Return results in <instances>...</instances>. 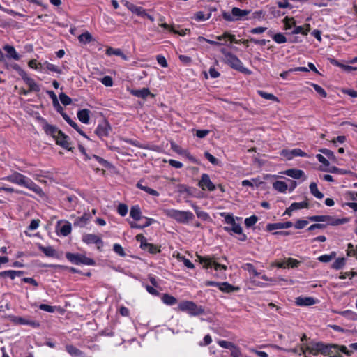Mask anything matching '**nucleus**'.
<instances>
[{
  "label": "nucleus",
  "instance_id": "1",
  "mask_svg": "<svg viewBox=\"0 0 357 357\" xmlns=\"http://www.w3.org/2000/svg\"><path fill=\"white\" fill-rule=\"evenodd\" d=\"M3 179L12 183L28 188L41 197L45 195L43 190L39 185L35 183L30 178L17 172H14L13 174L4 177Z\"/></svg>",
  "mask_w": 357,
  "mask_h": 357
},
{
  "label": "nucleus",
  "instance_id": "2",
  "mask_svg": "<svg viewBox=\"0 0 357 357\" xmlns=\"http://www.w3.org/2000/svg\"><path fill=\"white\" fill-rule=\"evenodd\" d=\"M311 351L314 352V354L320 353L329 357H342V354H345L347 356L351 355V351L345 346L324 344L321 342L315 343L312 347Z\"/></svg>",
  "mask_w": 357,
  "mask_h": 357
},
{
  "label": "nucleus",
  "instance_id": "3",
  "mask_svg": "<svg viewBox=\"0 0 357 357\" xmlns=\"http://www.w3.org/2000/svg\"><path fill=\"white\" fill-rule=\"evenodd\" d=\"M164 213L177 222L187 225L195 218L193 213L189 211H180L174 208L165 209Z\"/></svg>",
  "mask_w": 357,
  "mask_h": 357
},
{
  "label": "nucleus",
  "instance_id": "4",
  "mask_svg": "<svg viewBox=\"0 0 357 357\" xmlns=\"http://www.w3.org/2000/svg\"><path fill=\"white\" fill-rule=\"evenodd\" d=\"M177 310L188 313L191 317H195L204 313L202 306L197 305L190 301H183L178 305Z\"/></svg>",
  "mask_w": 357,
  "mask_h": 357
},
{
  "label": "nucleus",
  "instance_id": "5",
  "mask_svg": "<svg viewBox=\"0 0 357 357\" xmlns=\"http://www.w3.org/2000/svg\"><path fill=\"white\" fill-rule=\"evenodd\" d=\"M221 53L225 56V61L232 68L241 73H247L249 70L244 67L241 61L234 54L228 52L225 48L221 49Z\"/></svg>",
  "mask_w": 357,
  "mask_h": 357
},
{
  "label": "nucleus",
  "instance_id": "6",
  "mask_svg": "<svg viewBox=\"0 0 357 357\" xmlns=\"http://www.w3.org/2000/svg\"><path fill=\"white\" fill-rule=\"evenodd\" d=\"M12 68L18 73L23 81L29 86V87H30V91H34L35 92H39L40 91V86L33 79L28 76L26 71H24L18 64L14 63L12 66Z\"/></svg>",
  "mask_w": 357,
  "mask_h": 357
},
{
  "label": "nucleus",
  "instance_id": "7",
  "mask_svg": "<svg viewBox=\"0 0 357 357\" xmlns=\"http://www.w3.org/2000/svg\"><path fill=\"white\" fill-rule=\"evenodd\" d=\"M66 257L69 261L75 265L93 266L95 264V261L93 259L82 254L67 252Z\"/></svg>",
  "mask_w": 357,
  "mask_h": 357
},
{
  "label": "nucleus",
  "instance_id": "8",
  "mask_svg": "<svg viewBox=\"0 0 357 357\" xmlns=\"http://www.w3.org/2000/svg\"><path fill=\"white\" fill-rule=\"evenodd\" d=\"M250 10H241L239 8L234 7L231 10V13L223 12L222 16L223 19L228 22H234L236 20H241L250 13Z\"/></svg>",
  "mask_w": 357,
  "mask_h": 357
},
{
  "label": "nucleus",
  "instance_id": "9",
  "mask_svg": "<svg viewBox=\"0 0 357 357\" xmlns=\"http://www.w3.org/2000/svg\"><path fill=\"white\" fill-rule=\"evenodd\" d=\"M220 215L222 217H224L225 223L231 225L224 227L223 229L225 231L228 233H231L232 231L236 234L241 233V226L238 223L236 222L235 219L231 214L222 213Z\"/></svg>",
  "mask_w": 357,
  "mask_h": 357
},
{
  "label": "nucleus",
  "instance_id": "10",
  "mask_svg": "<svg viewBox=\"0 0 357 357\" xmlns=\"http://www.w3.org/2000/svg\"><path fill=\"white\" fill-rule=\"evenodd\" d=\"M136 240L140 243V248L142 250H147L151 254H156L160 252L158 245L148 243L146 238L142 234L137 235Z\"/></svg>",
  "mask_w": 357,
  "mask_h": 357
},
{
  "label": "nucleus",
  "instance_id": "11",
  "mask_svg": "<svg viewBox=\"0 0 357 357\" xmlns=\"http://www.w3.org/2000/svg\"><path fill=\"white\" fill-rule=\"evenodd\" d=\"M321 222H326V225L337 226L347 223L349 221L348 218H336L331 215H321Z\"/></svg>",
  "mask_w": 357,
  "mask_h": 357
},
{
  "label": "nucleus",
  "instance_id": "12",
  "mask_svg": "<svg viewBox=\"0 0 357 357\" xmlns=\"http://www.w3.org/2000/svg\"><path fill=\"white\" fill-rule=\"evenodd\" d=\"M200 263L204 264L206 268H214L215 271H226L227 266L217 263L215 261L208 257H199Z\"/></svg>",
  "mask_w": 357,
  "mask_h": 357
},
{
  "label": "nucleus",
  "instance_id": "13",
  "mask_svg": "<svg viewBox=\"0 0 357 357\" xmlns=\"http://www.w3.org/2000/svg\"><path fill=\"white\" fill-rule=\"evenodd\" d=\"M198 185L203 190L213 191L215 190V185L211 181V178L207 174H202L201 178L199 181Z\"/></svg>",
  "mask_w": 357,
  "mask_h": 357
},
{
  "label": "nucleus",
  "instance_id": "14",
  "mask_svg": "<svg viewBox=\"0 0 357 357\" xmlns=\"http://www.w3.org/2000/svg\"><path fill=\"white\" fill-rule=\"evenodd\" d=\"M82 241L86 244H96L98 245V248L100 249V246H102L103 241L102 238L98 235L93 234H86L82 236Z\"/></svg>",
  "mask_w": 357,
  "mask_h": 357
},
{
  "label": "nucleus",
  "instance_id": "15",
  "mask_svg": "<svg viewBox=\"0 0 357 357\" xmlns=\"http://www.w3.org/2000/svg\"><path fill=\"white\" fill-rule=\"evenodd\" d=\"M111 127L107 121H103L99 123L96 129V134L100 137L103 138L107 137L109 133Z\"/></svg>",
  "mask_w": 357,
  "mask_h": 357
},
{
  "label": "nucleus",
  "instance_id": "16",
  "mask_svg": "<svg viewBox=\"0 0 357 357\" xmlns=\"http://www.w3.org/2000/svg\"><path fill=\"white\" fill-rule=\"evenodd\" d=\"M122 3H124L129 10L137 15L140 17H145L146 15V10L143 7L135 6L127 1H122Z\"/></svg>",
  "mask_w": 357,
  "mask_h": 357
},
{
  "label": "nucleus",
  "instance_id": "17",
  "mask_svg": "<svg viewBox=\"0 0 357 357\" xmlns=\"http://www.w3.org/2000/svg\"><path fill=\"white\" fill-rule=\"evenodd\" d=\"M56 144L61 146L62 148L67 149V150H71V148L70 147V143H69V137L66 135H65L62 131L61 133L58 135L55 139Z\"/></svg>",
  "mask_w": 357,
  "mask_h": 357
},
{
  "label": "nucleus",
  "instance_id": "18",
  "mask_svg": "<svg viewBox=\"0 0 357 357\" xmlns=\"http://www.w3.org/2000/svg\"><path fill=\"white\" fill-rule=\"evenodd\" d=\"M292 226L293 223L290 221H287L285 222L268 223L266 225V230L268 231H271L277 229L290 228Z\"/></svg>",
  "mask_w": 357,
  "mask_h": 357
},
{
  "label": "nucleus",
  "instance_id": "19",
  "mask_svg": "<svg viewBox=\"0 0 357 357\" xmlns=\"http://www.w3.org/2000/svg\"><path fill=\"white\" fill-rule=\"evenodd\" d=\"M43 128L47 135L52 136L54 139L61 133V130H59L57 127L47 123L43 124Z\"/></svg>",
  "mask_w": 357,
  "mask_h": 357
},
{
  "label": "nucleus",
  "instance_id": "20",
  "mask_svg": "<svg viewBox=\"0 0 357 357\" xmlns=\"http://www.w3.org/2000/svg\"><path fill=\"white\" fill-rule=\"evenodd\" d=\"M91 218L90 214L85 213L81 217L77 218L75 220L73 225L75 227H84L89 222Z\"/></svg>",
  "mask_w": 357,
  "mask_h": 357
},
{
  "label": "nucleus",
  "instance_id": "21",
  "mask_svg": "<svg viewBox=\"0 0 357 357\" xmlns=\"http://www.w3.org/2000/svg\"><path fill=\"white\" fill-rule=\"evenodd\" d=\"M66 351L72 356V357H86L85 354L82 351L78 348L75 347L73 344H66Z\"/></svg>",
  "mask_w": 357,
  "mask_h": 357
},
{
  "label": "nucleus",
  "instance_id": "22",
  "mask_svg": "<svg viewBox=\"0 0 357 357\" xmlns=\"http://www.w3.org/2000/svg\"><path fill=\"white\" fill-rule=\"evenodd\" d=\"M315 303V299L312 297L299 296L296 300V304L298 306H310Z\"/></svg>",
  "mask_w": 357,
  "mask_h": 357
},
{
  "label": "nucleus",
  "instance_id": "23",
  "mask_svg": "<svg viewBox=\"0 0 357 357\" xmlns=\"http://www.w3.org/2000/svg\"><path fill=\"white\" fill-rule=\"evenodd\" d=\"M130 93L137 98H141L143 99H146L149 95H151V92L148 88H143L142 89H132L130 91Z\"/></svg>",
  "mask_w": 357,
  "mask_h": 357
},
{
  "label": "nucleus",
  "instance_id": "24",
  "mask_svg": "<svg viewBox=\"0 0 357 357\" xmlns=\"http://www.w3.org/2000/svg\"><path fill=\"white\" fill-rule=\"evenodd\" d=\"M218 288L221 291L225 293H230L238 291L239 289L238 287H234L227 282H219Z\"/></svg>",
  "mask_w": 357,
  "mask_h": 357
},
{
  "label": "nucleus",
  "instance_id": "25",
  "mask_svg": "<svg viewBox=\"0 0 357 357\" xmlns=\"http://www.w3.org/2000/svg\"><path fill=\"white\" fill-rule=\"evenodd\" d=\"M90 111L87 109H83L77 112V116L78 119L83 123L87 124L89 122Z\"/></svg>",
  "mask_w": 357,
  "mask_h": 357
},
{
  "label": "nucleus",
  "instance_id": "26",
  "mask_svg": "<svg viewBox=\"0 0 357 357\" xmlns=\"http://www.w3.org/2000/svg\"><path fill=\"white\" fill-rule=\"evenodd\" d=\"M284 174L289 177L299 179L304 175V172L297 169H289L284 171Z\"/></svg>",
  "mask_w": 357,
  "mask_h": 357
},
{
  "label": "nucleus",
  "instance_id": "27",
  "mask_svg": "<svg viewBox=\"0 0 357 357\" xmlns=\"http://www.w3.org/2000/svg\"><path fill=\"white\" fill-rule=\"evenodd\" d=\"M130 216L136 221H138L142 218L141 209L138 205H135L131 207Z\"/></svg>",
  "mask_w": 357,
  "mask_h": 357
},
{
  "label": "nucleus",
  "instance_id": "28",
  "mask_svg": "<svg viewBox=\"0 0 357 357\" xmlns=\"http://www.w3.org/2000/svg\"><path fill=\"white\" fill-rule=\"evenodd\" d=\"M216 39L218 40H229L231 43H235L236 44H239L241 40H237L235 38V36L232 35L228 32H225L222 35L216 36Z\"/></svg>",
  "mask_w": 357,
  "mask_h": 357
},
{
  "label": "nucleus",
  "instance_id": "29",
  "mask_svg": "<svg viewBox=\"0 0 357 357\" xmlns=\"http://www.w3.org/2000/svg\"><path fill=\"white\" fill-rule=\"evenodd\" d=\"M3 50L8 53V56L13 58L16 61L20 59L19 54L17 53L15 49L13 46L6 45L3 47Z\"/></svg>",
  "mask_w": 357,
  "mask_h": 357
},
{
  "label": "nucleus",
  "instance_id": "30",
  "mask_svg": "<svg viewBox=\"0 0 357 357\" xmlns=\"http://www.w3.org/2000/svg\"><path fill=\"white\" fill-rule=\"evenodd\" d=\"M310 30V24H305V28L302 26H295L294 30L291 31L292 34H298L301 33L303 36H307L308 32Z\"/></svg>",
  "mask_w": 357,
  "mask_h": 357
},
{
  "label": "nucleus",
  "instance_id": "31",
  "mask_svg": "<svg viewBox=\"0 0 357 357\" xmlns=\"http://www.w3.org/2000/svg\"><path fill=\"white\" fill-rule=\"evenodd\" d=\"M137 187L139 188V189H141L144 191H145L146 192H147L148 194L152 195V196H155V197H158L159 196V193L158 191H156L154 189H152L148 186H146V185H142V182L140 181H139L137 183Z\"/></svg>",
  "mask_w": 357,
  "mask_h": 357
},
{
  "label": "nucleus",
  "instance_id": "32",
  "mask_svg": "<svg viewBox=\"0 0 357 357\" xmlns=\"http://www.w3.org/2000/svg\"><path fill=\"white\" fill-rule=\"evenodd\" d=\"M310 190L311 194L316 198L321 199L324 197V194L318 190L317 185L316 183L312 182L310 183Z\"/></svg>",
  "mask_w": 357,
  "mask_h": 357
},
{
  "label": "nucleus",
  "instance_id": "33",
  "mask_svg": "<svg viewBox=\"0 0 357 357\" xmlns=\"http://www.w3.org/2000/svg\"><path fill=\"white\" fill-rule=\"evenodd\" d=\"M273 187L275 190L280 192H285L288 188L287 183L284 181H276L273 183Z\"/></svg>",
  "mask_w": 357,
  "mask_h": 357
},
{
  "label": "nucleus",
  "instance_id": "34",
  "mask_svg": "<svg viewBox=\"0 0 357 357\" xmlns=\"http://www.w3.org/2000/svg\"><path fill=\"white\" fill-rule=\"evenodd\" d=\"M162 302L167 305H174L177 303V299L168 294H165L162 297Z\"/></svg>",
  "mask_w": 357,
  "mask_h": 357
},
{
  "label": "nucleus",
  "instance_id": "35",
  "mask_svg": "<svg viewBox=\"0 0 357 357\" xmlns=\"http://www.w3.org/2000/svg\"><path fill=\"white\" fill-rule=\"evenodd\" d=\"M193 208L195 210V212L197 216L199 218L202 219L204 221H207L210 219L209 215L206 212L202 211L199 207H198L197 206H194Z\"/></svg>",
  "mask_w": 357,
  "mask_h": 357
},
{
  "label": "nucleus",
  "instance_id": "36",
  "mask_svg": "<svg viewBox=\"0 0 357 357\" xmlns=\"http://www.w3.org/2000/svg\"><path fill=\"white\" fill-rule=\"evenodd\" d=\"M72 226L69 222H66L64 225H63L60 229L59 234L63 236H67L71 233Z\"/></svg>",
  "mask_w": 357,
  "mask_h": 357
},
{
  "label": "nucleus",
  "instance_id": "37",
  "mask_svg": "<svg viewBox=\"0 0 357 357\" xmlns=\"http://www.w3.org/2000/svg\"><path fill=\"white\" fill-rule=\"evenodd\" d=\"M38 249L47 257H53L56 254L55 250L52 246L45 247L42 245H39Z\"/></svg>",
  "mask_w": 357,
  "mask_h": 357
},
{
  "label": "nucleus",
  "instance_id": "38",
  "mask_svg": "<svg viewBox=\"0 0 357 357\" xmlns=\"http://www.w3.org/2000/svg\"><path fill=\"white\" fill-rule=\"evenodd\" d=\"M309 204L307 201L301 202H294L291 204V209L294 211L307 208H308Z\"/></svg>",
  "mask_w": 357,
  "mask_h": 357
},
{
  "label": "nucleus",
  "instance_id": "39",
  "mask_svg": "<svg viewBox=\"0 0 357 357\" xmlns=\"http://www.w3.org/2000/svg\"><path fill=\"white\" fill-rule=\"evenodd\" d=\"M78 40L82 43H89L92 40V36L88 31L84 32L79 36Z\"/></svg>",
  "mask_w": 357,
  "mask_h": 357
},
{
  "label": "nucleus",
  "instance_id": "40",
  "mask_svg": "<svg viewBox=\"0 0 357 357\" xmlns=\"http://www.w3.org/2000/svg\"><path fill=\"white\" fill-rule=\"evenodd\" d=\"M257 93L264 99L273 101H278V98L272 93H269L261 90L257 91Z\"/></svg>",
  "mask_w": 357,
  "mask_h": 357
},
{
  "label": "nucleus",
  "instance_id": "41",
  "mask_svg": "<svg viewBox=\"0 0 357 357\" xmlns=\"http://www.w3.org/2000/svg\"><path fill=\"white\" fill-rule=\"evenodd\" d=\"M211 16V14H208L207 15H206L204 12L202 11H199V12H197L195 15H194V20L197 21V22H203V21H206L208 19H209Z\"/></svg>",
  "mask_w": 357,
  "mask_h": 357
},
{
  "label": "nucleus",
  "instance_id": "42",
  "mask_svg": "<svg viewBox=\"0 0 357 357\" xmlns=\"http://www.w3.org/2000/svg\"><path fill=\"white\" fill-rule=\"evenodd\" d=\"M336 256V254L335 252H332L329 255H323L318 257V260L323 263H327L331 261L333 259H334Z\"/></svg>",
  "mask_w": 357,
  "mask_h": 357
},
{
  "label": "nucleus",
  "instance_id": "43",
  "mask_svg": "<svg viewBox=\"0 0 357 357\" xmlns=\"http://www.w3.org/2000/svg\"><path fill=\"white\" fill-rule=\"evenodd\" d=\"M345 264V259L344 258H338L332 264V268L335 270L341 269Z\"/></svg>",
  "mask_w": 357,
  "mask_h": 357
},
{
  "label": "nucleus",
  "instance_id": "44",
  "mask_svg": "<svg viewBox=\"0 0 357 357\" xmlns=\"http://www.w3.org/2000/svg\"><path fill=\"white\" fill-rule=\"evenodd\" d=\"M272 38L275 43L278 44H282L287 42V38L284 35L280 33L273 35Z\"/></svg>",
  "mask_w": 357,
  "mask_h": 357
},
{
  "label": "nucleus",
  "instance_id": "45",
  "mask_svg": "<svg viewBox=\"0 0 357 357\" xmlns=\"http://www.w3.org/2000/svg\"><path fill=\"white\" fill-rule=\"evenodd\" d=\"M257 220L258 218L256 215H253L249 218H245L244 222L247 227H250L255 225Z\"/></svg>",
  "mask_w": 357,
  "mask_h": 357
},
{
  "label": "nucleus",
  "instance_id": "46",
  "mask_svg": "<svg viewBox=\"0 0 357 357\" xmlns=\"http://www.w3.org/2000/svg\"><path fill=\"white\" fill-rule=\"evenodd\" d=\"M310 84L314 88L315 91L317 93H319L321 97H323V98H326V97L327 93L326 92V91L321 86H319V85H318L317 84H314V83H311Z\"/></svg>",
  "mask_w": 357,
  "mask_h": 357
},
{
  "label": "nucleus",
  "instance_id": "47",
  "mask_svg": "<svg viewBox=\"0 0 357 357\" xmlns=\"http://www.w3.org/2000/svg\"><path fill=\"white\" fill-rule=\"evenodd\" d=\"M59 99L61 102L64 105H69L72 102L71 98L64 93L59 94Z\"/></svg>",
  "mask_w": 357,
  "mask_h": 357
},
{
  "label": "nucleus",
  "instance_id": "48",
  "mask_svg": "<svg viewBox=\"0 0 357 357\" xmlns=\"http://www.w3.org/2000/svg\"><path fill=\"white\" fill-rule=\"evenodd\" d=\"M218 344H219V346L224 349H231L235 348V345L234 343L226 340H219L218 342Z\"/></svg>",
  "mask_w": 357,
  "mask_h": 357
},
{
  "label": "nucleus",
  "instance_id": "49",
  "mask_svg": "<svg viewBox=\"0 0 357 357\" xmlns=\"http://www.w3.org/2000/svg\"><path fill=\"white\" fill-rule=\"evenodd\" d=\"M45 65H46V68L48 70L52 71V72H55L59 74L62 73V70L61 68H59V67H57L56 66H55L51 63H48V62H46Z\"/></svg>",
  "mask_w": 357,
  "mask_h": 357
},
{
  "label": "nucleus",
  "instance_id": "50",
  "mask_svg": "<svg viewBox=\"0 0 357 357\" xmlns=\"http://www.w3.org/2000/svg\"><path fill=\"white\" fill-rule=\"evenodd\" d=\"M117 212L121 216H125L128 213V206L124 204H119L117 208Z\"/></svg>",
  "mask_w": 357,
  "mask_h": 357
},
{
  "label": "nucleus",
  "instance_id": "51",
  "mask_svg": "<svg viewBox=\"0 0 357 357\" xmlns=\"http://www.w3.org/2000/svg\"><path fill=\"white\" fill-rule=\"evenodd\" d=\"M100 82L105 86H113V79L110 76H105L102 79H100Z\"/></svg>",
  "mask_w": 357,
  "mask_h": 357
},
{
  "label": "nucleus",
  "instance_id": "52",
  "mask_svg": "<svg viewBox=\"0 0 357 357\" xmlns=\"http://www.w3.org/2000/svg\"><path fill=\"white\" fill-rule=\"evenodd\" d=\"M121 52L122 51L121 49H114V48L109 47L106 50V54L107 56H111V55L119 56V55H121Z\"/></svg>",
  "mask_w": 357,
  "mask_h": 357
},
{
  "label": "nucleus",
  "instance_id": "53",
  "mask_svg": "<svg viewBox=\"0 0 357 357\" xmlns=\"http://www.w3.org/2000/svg\"><path fill=\"white\" fill-rule=\"evenodd\" d=\"M113 250L117 255L121 257H124L126 255L124 250L120 244L115 243L113 246Z\"/></svg>",
  "mask_w": 357,
  "mask_h": 357
},
{
  "label": "nucleus",
  "instance_id": "54",
  "mask_svg": "<svg viewBox=\"0 0 357 357\" xmlns=\"http://www.w3.org/2000/svg\"><path fill=\"white\" fill-rule=\"evenodd\" d=\"M308 221L305 220H298L294 223V227L298 229H301L308 225Z\"/></svg>",
  "mask_w": 357,
  "mask_h": 357
},
{
  "label": "nucleus",
  "instance_id": "55",
  "mask_svg": "<svg viewBox=\"0 0 357 357\" xmlns=\"http://www.w3.org/2000/svg\"><path fill=\"white\" fill-rule=\"evenodd\" d=\"M39 309L47 312L53 313L55 312L56 307L48 305L46 304H40L39 305Z\"/></svg>",
  "mask_w": 357,
  "mask_h": 357
},
{
  "label": "nucleus",
  "instance_id": "56",
  "mask_svg": "<svg viewBox=\"0 0 357 357\" xmlns=\"http://www.w3.org/2000/svg\"><path fill=\"white\" fill-rule=\"evenodd\" d=\"M280 155L286 158L288 160H290L294 158L292 150L282 149L281 151Z\"/></svg>",
  "mask_w": 357,
  "mask_h": 357
},
{
  "label": "nucleus",
  "instance_id": "57",
  "mask_svg": "<svg viewBox=\"0 0 357 357\" xmlns=\"http://www.w3.org/2000/svg\"><path fill=\"white\" fill-rule=\"evenodd\" d=\"M204 156L211 164L215 165L218 164V160L215 157L212 155L209 152H205Z\"/></svg>",
  "mask_w": 357,
  "mask_h": 357
},
{
  "label": "nucleus",
  "instance_id": "58",
  "mask_svg": "<svg viewBox=\"0 0 357 357\" xmlns=\"http://www.w3.org/2000/svg\"><path fill=\"white\" fill-rule=\"evenodd\" d=\"M324 171H326V172H328L333 173V174H344L346 173V172L344 170H343L342 169H340V168L334 167V166L331 167L327 169H324Z\"/></svg>",
  "mask_w": 357,
  "mask_h": 357
},
{
  "label": "nucleus",
  "instance_id": "59",
  "mask_svg": "<svg viewBox=\"0 0 357 357\" xmlns=\"http://www.w3.org/2000/svg\"><path fill=\"white\" fill-rule=\"evenodd\" d=\"M299 264H300V261L296 259L288 258L287 260V267L295 268V267H297Z\"/></svg>",
  "mask_w": 357,
  "mask_h": 357
},
{
  "label": "nucleus",
  "instance_id": "60",
  "mask_svg": "<svg viewBox=\"0 0 357 357\" xmlns=\"http://www.w3.org/2000/svg\"><path fill=\"white\" fill-rule=\"evenodd\" d=\"M293 153V156L294 157H307V154L303 151L301 149H291Z\"/></svg>",
  "mask_w": 357,
  "mask_h": 357
},
{
  "label": "nucleus",
  "instance_id": "61",
  "mask_svg": "<svg viewBox=\"0 0 357 357\" xmlns=\"http://www.w3.org/2000/svg\"><path fill=\"white\" fill-rule=\"evenodd\" d=\"M24 271H14V270H8V272H6L7 274L10 275V278L13 280L17 276H20L24 274Z\"/></svg>",
  "mask_w": 357,
  "mask_h": 357
},
{
  "label": "nucleus",
  "instance_id": "62",
  "mask_svg": "<svg viewBox=\"0 0 357 357\" xmlns=\"http://www.w3.org/2000/svg\"><path fill=\"white\" fill-rule=\"evenodd\" d=\"M320 151L323 154L326 155L328 158L333 159V160L335 159V156L334 155V153L331 150H329L328 149H322L320 150Z\"/></svg>",
  "mask_w": 357,
  "mask_h": 357
},
{
  "label": "nucleus",
  "instance_id": "63",
  "mask_svg": "<svg viewBox=\"0 0 357 357\" xmlns=\"http://www.w3.org/2000/svg\"><path fill=\"white\" fill-rule=\"evenodd\" d=\"M356 255H357V247L356 249H354V245L351 243H349L347 247V255L356 256Z\"/></svg>",
  "mask_w": 357,
  "mask_h": 357
},
{
  "label": "nucleus",
  "instance_id": "64",
  "mask_svg": "<svg viewBox=\"0 0 357 357\" xmlns=\"http://www.w3.org/2000/svg\"><path fill=\"white\" fill-rule=\"evenodd\" d=\"M346 199L352 201H357V192L354 191L347 192L346 193Z\"/></svg>",
  "mask_w": 357,
  "mask_h": 357
}]
</instances>
